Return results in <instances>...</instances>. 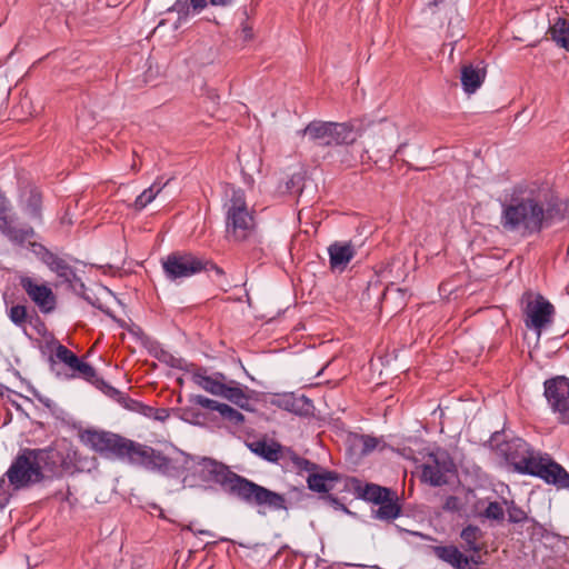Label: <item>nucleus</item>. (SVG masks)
I'll use <instances>...</instances> for the list:
<instances>
[{
  "instance_id": "nucleus-1",
  "label": "nucleus",
  "mask_w": 569,
  "mask_h": 569,
  "mask_svg": "<svg viewBox=\"0 0 569 569\" xmlns=\"http://www.w3.org/2000/svg\"><path fill=\"white\" fill-rule=\"evenodd\" d=\"M177 456L169 461L167 477H182V487L210 490L221 488L228 496L256 508L258 515L288 510L284 495L270 490L254 481L233 472L229 466L211 457L190 455L174 448Z\"/></svg>"
},
{
  "instance_id": "nucleus-2",
  "label": "nucleus",
  "mask_w": 569,
  "mask_h": 569,
  "mask_svg": "<svg viewBox=\"0 0 569 569\" xmlns=\"http://www.w3.org/2000/svg\"><path fill=\"white\" fill-rule=\"evenodd\" d=\"M566 204L536 183L517 184L501 202L500 224L521 237L540 233L566 218Z\"/></svg>"
},
{
  "instance_id": "nucleus-3",
  "label": "nucleus",
  "mask_w": 569,
  "mask_h": 569,
  "mask_svg": "<svg viewBox=\"0 0 569 569\" xmlns=\"http://www.w3.org/2000/svg\"><path fill=\"white\" fill-rule=\"evenodd\" d=\"M489 442L496 448L498 456L512 467L513 471L540 478L546 483L553 485L559 489H569L568 471L548 455L536 456L532 448L522 438H509L502 432L496 431L491 435Z\"/></svg>"
},
{
  "instance_id": "nucleus-4",
  "label": "nucleus",
  "mask_w": 569,
  "mask_h": 569,
  "mask_svg": "<svg viewBox=\"0 0 569 569\" xmlns=\"http://www.w3.org/2000/svg\"><path fill=\"white\" fill-rule=\"evenodd\" d=\"M86 443L107 458H117L156 472L169 470V461L161 451L113 432L87 431Z\"/></svg>"
},
{
  "instance_id": "nucleus-5",
  "label": "nucleus",
  "mask_w": 569,
  "mask_h": 569,
  "mask_svg": "<svg viewBox=\"0 0 569 569\" xmlns=\"http://www.w3.org/2000/svg\"><path fill=\"white\" fill-rule=\"evenodd\" d=\"M226 210V237L231 241H244L253 231L254 218L248 209L246 193L241 188H230Z\"/></svg>"
},
{
  "instance_id": "nucleus-6",
  "label": "nucleus",
  "mask_w": 569,
  "mask_h": 569,
  "mask_svg": "<svg viewBox=\"0 0 569 569\" xmlns=\"http://www.w3.org/2000/svg\"><path fill=\"white\" fill-rule=\"evenodd\" d=\"M28 452H31L30 448L19 451L6 473L0 478V489L8 486L13 492H17L44 480V475L39 471L32 453Z\"/></svg>"
},
{
  "instance_id": "nucleus-7",
  "label": "nucleus",
  "mask_w": 569,
  "mask_h": 569,
  "mask_svg": "<svg viewBox=\"0 0 569 569\" xmlns=\"http://www.w3.org/2000/svg\"><path fill=\"white\" fill-rule=\"evenodd\" d=\"M300 133L322 147L350 144L357 139L355 128L349 122L313 120Z\"/></svg>"
},
{
  "instance_id": "nucleus-8",
  "label": "nucleus",
  "mask_w": 569,
  "mask_h": 569,
  "mask_svg": "<svg viewBox=\"0 0 569 569\" xmlns=\"http://www.w3.org/2000/svg\"><path fill=\"white\" fill-rule=\"evenodd\" d=\"M34 462L41 475L59 478L72 469L70 455L54 447L31 449Z\"/></svg>"
},
{
  "instance_id": "nucleus-9",
  "label": "nucleus",
  "mask_w": 569,
  "mask_h": 569,
  "mask_svg": "<svg viewBox=\"0 0 569 569\" xmlns=\"http://www.w3.org/2000/svg\"><path fill=\"white\" fill-rule=\"evenodd\" d=\"M162 268L167 279L174 281L202 272L204 262L191 252H172L162 260Z\"/></svg>"
},
{
  "instance_id": "nucleus-10",
  "label": "nucleus",
  "mask_w": 569,
  "mask_h": 569,
  "mask_svg": "<svg viewBox=\"0 0 569 569\" xmlns=\"http://www.w3.org/2000/svg\"><path fill=\"white\" fill-rule=\"evenodd\" d=\"M543 395L562 423H569V378L557 376L543 382Z\"/></svg>"
},
{
  "instance_id": "nucleus-11",
  "label": "nucleus",
  "mask_w": 569,
  "mask_h": 569,
  "mask_svg": "<svg viewBox=\"0 0 569 569\" xmlns=\"http://www.w3.org/2000/svg\"><path fill=\"white\" fill-rule=\"evenodd\" d=\"M31 252L43 263L47 268L53 272L63 282L76 286L81 282V279L77 276L76 270L68 263V261L58 254L50 251L46 246L39 242L30 243Z\"/></svg>"
},
{
  "instance_id": "nucleus-12",
  "label": "nucleus",
  "mask_w": 569,
  "mask_h": 569,
  "mask_svg": "<svg viewBox=\"0 0 569 569\" xmlns=\"http://www.w3.org/2000/svg\"><path fill=\"white\" fill-rule=\"evenodd\" d=\"M553 312V306L541 295H538L533 300L528 301L525 307L526 327L536 330L540 336L541 330L552 321Z\"/></svg>"
},
{
  "instance_id": "nucleus-13",
  "label": "nucleus",
  "mask_w": 569,
  "mask_h": 569,
  "mask_svg": "<svg viewBox=\"0 0 569 569\" xmlns=\"http://www.w3.org/2000/svg\"><path fill=\"white\" fill-rule=\"evenodd\" d=\"M239 0H176L168 11L177 12V24L186 23L191 16L200 13L208 2L213 7L229 8L234 6Z\"/></svg>"
},
{
  "instance_id": "nucleus-14",
  "label": "nucleus",
  "mask_w": 569,
  "mask_h": 569,
  "mask_svg": "<svg viewBox=\"0 0 569 569\" xmlns=\"http://www.w3.org/2000/svg\"><path fill=\"white\" fill-rule=\"evenodd\" d=\"M21 287L42 313H50L56 309L57 298L47 284H39L30 277L21 278Z\"/></svg>"
},
{
  "instance_id": "nucleus-15",
  "label": "nucleus",
  "mask_w": 569,
  "mask_h": 569,
  "mask_svg": "<svg viewBox=\"0 0 569 569\" xmlns=\"http://www.w3.org/2000/svg\"><path fill=\"white\" fill-rule=\"evenodd\" d=\"M433 555L455 569H476L480 565V556H466L455 545L433 546Z\"/></svg>"
},
{
  "instance_id": "nucleus-16",
  "label": "nucleus",
  "mask_w": 569,
  "mask_h": 569,
  "mask_svg": "<svg viewBox=\"0 0 569 569\" xmlns=\"http://www.w3.org/2000/svg\"><path fill=\"white\" fill-rule=\"evenodd\" d=\"M277 405L279 408L300 417L312 416L315 410L311 399L305 395H296L293 392L281 395L277 400Z\"/></svg>"
},
{
  "instance_id": "nucleus-17",
  "label": "nucleus",
  "mask_w": 569,
  "mask_h": 569,
  "mask_svg": "<svg viewBox=\"0 0 569 569\" xmlns=\"http://www.w3.org/2000/svg\"><path fill=\"white\" fill-rule=\"evenodd\" d=\"M192 381L204 391L213 396L222 397L228 378L222 372L207 375L204 369H200L193 372Z\"/></svg>"
},
{
  "instance_id": "nucleus-18",
  "label": "nucleus",
  "mask_w": 569,
  "mask_h": 569,
  "mask_svg": "<svg viewBox=\"0 0 569 569\" xmlns=\"http://www.w3.org/2000/svg\"><path fill=\"white\" fill-rule=\"evenodd\" d=\"M356 251L350 242H333L328 247L329 263L332 270L343 271Z\"/></svg>"
},
{
  "instance_id": "nucleus-19",
  "label": "nucleus",
  "mask_w": 569,
  "mask_h": 569,
  "mask_svg": "<svg viewBox=\"0 0 569 569\" xmlns=\"http://www.w3.org/2000/svg\"><path fill=\"white\" fill-rule=\"evenodd\" d=\"M353 482L355 492L358 499H362L365 501L378 505L379 502H383V500H386L387 497L393 496V491L389 488L381 487L375 483L362 485L357 479H353Z\"/></svg>"
},
{
  "instance_id": "nucleus-20",
  "label": "nucleus",
  "mask_w": 569,
  "mask_h": 569,
  "mask_svg": "<svg viewBox=\"0 0 569 569\" xmlns=\"http://www.w3.org/2000/svg\"><path fill=\"white\" fill-rule=\"evenodd\" d=\"M21 208L31 220H42V194L38 188L30 187L21 193Z\"/></svg>"
},
{
  "instance_id": "nucleus-21",
  "label": "nucleus",
  "mask_w": 569,
  "mask_h": 569,
  "mask_svg": "<svg viewBox=\"0 0 569 569\" xmlns=\"http://www.w3.org/2000/svg\"><path fill=\"white\" fill-rule=\"evenodd\" d=\"M486 78V70L475 68L473 66H465L461 69V86L466 93H475L482 84Z\"/></svg>"
},
{
  "instance_id": "nucleus-22",
  "label": "nucleus",
  "mask_w": 569,
  "mask_h": 569,
  "mask_svg": "<svg viewBox=\"0 0 569 569\" xmlns=\"http://www.w3.org/2000/svg\"><path fill=\"white\" fill-rule=\"evenodd\" d=\"M251 452L268 462L279 460L281 446L277 442L269 443L266 440H256L247 445Z\"/></svg>"
},
{
  "instance_id": "nucleus-23",
  "label": "nucleus",
  "mask_w": 569,
  "mask_h": 569,
  "mask_svg": "<svg viewBox=\"0 0 569 569\" xmlns=\"http://www.w3.org/2000/svg\"><path fill=\"white\" fill-rule=\"evenodd\" d=\"M336 480H338V476L333 471H325L322 473L315 471L308 475L307 483L311 491L325 493L332 489V482Z\"/></svg>"
},
{
  "instance_id": "nucleus-24",
  "label": "nucleus",
  "mask_w": 569,
  "mask_h": 569,
  "mask_svg": "<svg viewBox=\"0 0 569 569\" xmlns=\"http://www.w3.org/2000/svg\"><path fill=\"white\" fill-rule=\"evenodd\" d=\"M377 509H372V517L379 520H395L400 515V506L397 502V496L393 492V496H389L383 500V502L378 503Z\"/></svg>"
},
{
  "instance_id": "nucleus-25",
  "label": "nucleus",
  "mask_w": 569,
  "mask_h": 569,
  "mask_svg": "<svg viewBox=\"0 0 569 569\" xmlns=\"http://www.w3.org/2000/svg\"><path fill=\"white\" fill-rule=\"evenodd\" d=\"M223 393L222 398L229 400L241 409L251 410L250 398L244 393L237 381L228 380Z\"/></svg>"
},
{
  "instance_id": "nucleus-26",
  "label": "nucleus",
  "mask_w": 569,
  "mask_h": 569,
  "mask_svg": "<svg viewBox=\"0 0 569 569\" xmlns=\"http://www.w3.org/2000/svg\"><path fill=\"white\" fill-rule=\"evenodd\" d=\"M128 410L136 411L149 419H153L156 421L163 422L166 421L170 413L169 410L166 408H153L151 406L143 405L137 400L131 399V401L128 402Z\"/></svg>"
},
{
  "instance_id": "nucleus-27",
  "label": "nucleus",
  "mask_w": 569,
  "mask_h": 569,
  "mask_svg": "<svg viewBox=\"0 0 569 569\" xmlns=\"http://www.w3.org/2000/svg\"><path fill=\"white\" fill-rule=\"evenodd\" d=\"M170 179L162 181L157 179L149 188L144 189L134 200V208L137 210L144 209L151 203L162 189L169 183Z\"/></svg>"
},
{
  "instance_id": "nucleus-28",
  "label": "nucleus",
  "mask_w": 569,
  "mask_h": 569,
  "mask_svg": "<svg viewBox=\"0 0 569 569\" xmlns=\"http://www.w3.org/2000/svg\"><path fill=\"white\" fill-rule=\"evenodd\" d=\"M481 536H482V532L478 526H475V525L466 526L460 532V538L462 539V541L465 543V546H463L465 550L476 553L475 556H479L480 545L478 543V541L481 538Z\"/></svg>"
},
{
  "instance_id": "nucleus-29",
  "label": "nucleus",
  "mask_w": 569,
  "mask_h": 569,
  "mask_svg": "<svg viewBox=\"0 0 569 569\" xmlns=\"http://www.w3.org/2000/svg\"><path fill=\"white\" fill-rule=\"evenodd\" d=\"M550 33L558 46L569 51V21L567 19L558 17L550 28Z\"/></svg>"
},
{
  "instance_id": "nucleus-30",
  "label": "nucleus",
  "mask_w": 569,
  "mask_h": 569,
  "mask_svg": "<svg viewBox=\"0 0 569 569\" xmlns=\"http://www.w3.org/2000/svg\"><path fill=\"white\" fill-rule=\"evenodd\" d=\"M421 478L432 487H439L447 483L446 475L440 469L438 461L435 465H425L422 467Z\"/></svg>"
},
{
  "instance_id": "nucleus-31",
  "label": "nucleus",
  "mask_w": 569,
  "mask_h": 569,
  "mask_svg": "<svg viewBox=\"0 0 569 569\" xmlns=\"http://www.w3.org/2000/svg\"><path fill=\"white\" fill-rule=\"evenodd\" d=\"M97 388L104 393L107 397L116 400L118 403H120L123 408H128L129 401H131V398H129L126 393L121 392L110 383H108L103 379H97L96 380Z\"/></svg>"
},
{
  "instance_id": "nucleus-32",
  "label": "nucleus",
  "mask_w": 569,
  "mask_h": 569,
  "mask_svg": "<svg viewBox=\"0 0 569 569\" xmlns=\"http://www.w3.org/2000/svg\"><path fill=\"white\" fill-rule=\"evenodd\" d=\"M34 236V230L31 227L27 228H16L13 227L6 237L8 240L14 244L23 246L27 239L32 238Z\"/></svg>"
},
{
  "instance_id": "nucleus-33",
  "label": "nucleus",
  "mask_w": 569,
  "mask_h": 569,
  "mask_svg": "<svg viewBox=\"0 0 569 569\" xmlns=\"http://www.w3.org/2000/svg\"><path fill=\"white\" fill-rule=\"evenodd\" d=\"M156 357L160 362L171 368L187 370V361L181 357L170 353L169 351L161 350Z\"/></svg>"
},
{
  "instance_id": "nucleus-34",
  "label": "nucleus",
  "mask_w": 569,
  "mask_h": 569,
  "mask_svg": "<svg viewBox=\"0 0 569 569\" xmlns=\"http://www.w3.org/2000/svg\"><path fill=\"white\" fill-rule=\"evenodd\" d=\"M8 317L16 327L24 328L27 322V308L22 305H16L9 309Z\"/></svg>"
},
{
  "instance_id": "nucleus-35",
  "label": "nucleus",
  "mask_w": 569,
  "mask_h": 569,
  "mask_svg": "<svg viewBox=\"0 0 569 569\" xmlns=\"http://www.w3.org/2000/svg\"><path fill=\"white\" fill-rule=\"evenodd\" d=\"M218 412L223 419L234 425H239L244 420V417L241 412H239L237 409L230 407L227 403L221 402Z\"/></svg>"
},
{
  "instance_id": "nucleus-36",
  "label": "nucleus",
  "mask_w": 569,
  "mask_h": 569,
  "mask_svg": "<svg viewBox=\"0 0 569 569\" xmlns=\"http://www.w3.org/2000/svg\"><path fill=\"white\" fill-rule=\"evenodd\" d=\"M482 516L489 520L501 522L505 519V510L498 501H490Z\"/></svg>"
},
{
  "instance_id": "nucleus-37",
  "label": "nucleus",
  "mask_w": 569,
  "mask_h": 569,
  "mask_svg": "<svg viewBox=\"0 0 569 569\" xmlns=\"http://www.w3.org/2000/svg\"><path fill=\"white\" fill-rule=\"evenodd\" d=\"M56 358L67 365L70 369L77 363L79 359L71 350L63 345H58L54 352Z\"/></svg>"
},
{
  "instance_id": "nucleus-38",
  "label": "nucleus",
  "mask_w": 569,
  "mask_h": 569,
  "mask_svg": "<svg viewBox=\"0 0 569 569\" xmlns=\"http://www.w3.org/2000/svg\"><path fill=\"white\" fill-rule=\"evenodd\" d=\"M71 369L73 371H78L88 381L98 379L96 369L90 363L84 362L80 359L77 360V363H74Z\"/></svg>"
},
{
  "instance_id": "nucleus-39",
  "label": "nucleus",
  "mask_w": 569,
  "mask_h": 569,
  "mask_svg": "<svg viewBox=\"0 0 569 569\" xmlns=\"http://www.w3.org/2000/svg\"><path fill=\"white\" fill-rule=\"evenodd\" d=\"M190 401L201 408H204L210 411H217L220 408L221 402L210 399L202 395H194L191 397Z\"/></svg>"
},
{
  "instance_id": "nucleus-40",
  "label": "nucleus",
  "mask_w": 569,
  "mask_h": 569,
  "mask_svg": "<svg viewBox=\"0 0 569 569\" xmlns=\"http://www.w3.org/2000/svg\"><path fill=\"white\" fill-rule=\"evenodd\" d=\"M506 503L508 505V521L510 523H521L526 521L527 515L520 507H518L513 501L510 503L506 501Z\"/></svg>"
},
{
  "instance_id": "nucleus-41",
  "label": "nucleus",
  "mask_w": 569,
  "mask_h": 569,
  "mask_svg": "<svg viewBox=\"0 0 569 569\" xmlns=\"http://www.w3.org/2000/svg\"><path fill=\"white\" fill-rule=\"evenodd\" d=\"M302 182L303 176L301 173H293L286 181V190L290 193H301Z\"/></svg>"
},
{
  "instance_id": "nucleus-42",
  "label": "nucleus",
  "mask_w": 569,
  "mask_h": 569,
  "mask_svg": "<svg viewBox=\"0 0 569 569\" xmlns=\"http://www.w3.org/2000/svg\"><path fill=\"white\" fill-rule=\"evenodd\" d=\"M292 461L297 466V468L307 471L309 475L318 470V465L309 461L308 459L293 456Z\"/></svg>"
},
{
  "instance_id": "nucleus-43",
  "label": "nucleus",
  "mask_w": 569,
  "mask_h": 569,
  "mask_svg": "<svg viewBox=\"0 0 569 569\" xmlns=\"http://www.w3.org/2000/svg\"><path fill=\"white\" fill-rule=\"evenodd\" d=\"M461 500L457 496H448L442 506L443 510L449 512H459L461 510Z\"/></svg>"
},
{
  "instance_id": "nucleus-44",
  "label": "nucleus",
  "mask_w": 569,
  "mask_h": 569,
  "mask_svg": "<svg viewBox=\"0 0 569 569\" xmlns=\"http://www.w3.org/2000/svg\"><path fill=\"white\" fill-rule=\"evenodd\" d=\"M360 440L362 443L361 452L363 455H367V453L371 452L372 450H375L379 442L376 437L368 436V435H362Z\"/></svg>"
},
{
  "instance_id": "nucleus-45",
  "label": "nucleus",
  "mask_w": 569,
  "mask_h": 569,
  "mask_svg": "<svg viewBox=\"0 0 569 569\" xmlns=\"http://www.w3.org/2000/svg\"><path fill=\"white\" fill-rule=\"evenodd\" d=\"M12 220L7 216V213L0 214V231L6 237V234L13 228Z\"/></svg>"
},
{
  "instance_id": "nucleus-46",
  "label": "nucleus",
  "mask_w": 569,
  "mask_h": 569,
  "mask_svg": "<svg viewBox=\"0 0 569 569\" xmlns=\"http://www.w3.org/2000/svg\"><path fill=\"white\" fill-rule=\"evenodd\" d=\"M202 262H204V268L202 271H214L217 276H224L223 269L217 266L212 260L202 258Z\"/></svg>"
},
{
  "instance_id": "nucleus-47",
  "label": "nucleus",
  "mask_w": 569,
  "mask_h": 569,
  "mask_svg": "<svg viewBox=\"0 0 569 569\" xmlns=\"http://www.w3.org/2000/svg\"><path fill=\"white\" fill-rule=\"evenodd\" d=\"M240 37L244 42H248L253 38L252 28L248 23H241Z\"/></svg>"
},
{
  "instance_id": "nucleus-48",
  "label": "nucleus",
  "mask_w": 569,
  "mask_h": 569,
  "mask_svg": "<svg viewBox=\"0 0 569 569\" xmlns=\"http://www.w3.org/2000/svg\"><path fill=\"white\" fill-rule=\"evenodd\" d=\"M32 392V395L42 403L46 407H50L51 406V400L42 395H40L34 388L30 387L29 388Z\"/></svg>"
},
{
  "instance_id": "nucleus-49",
  "label": "nucleus",
  "mask_w": 569,
  "mask_h": 569,
  "mask_svg": "<svg viewBox=\"0 0 569 569\" xmlns=\"http://www.w3.org/2000/svg\"><path fill=\"white\" fill-rule=\"evenodd\" d=\"M8 201L7 198L0 192V214L7 212Z\"/></svg>"
},
{
  "instance_id": "nucleus-50",
  "label": "nucleus",
  "mask_w": 569,
  "mask_h": 569,
  "mask_svg": "<svg viewBox=\"0 0 569 569\" xmlns=\"http://www.w3.org/2000/svg\"><path fill=\"white\" fill-rule=\"evenodd\" d=\"M6 493L7 495L4 497L0 498V509H3L9 503L11 493L10 492H6Z\"/></svg>"
},
{
  "instance_id": "nucleus-51",
  "label": "nucleus",
  "mask_w": 569,
  "mask_h": 569,
  "mask_svg": "<svg viewBox=\"0 0 569 569\" xmlns=\"http://www.w3.org/2000/svg\"><path fill=\"white\" fill-rule=\"evenodd\" d=\"M425 4L428 7H438L439 3L442 2V0H423Z\"/></svg>"
},
{
  "instance_id": "nucleus-52",
  "label": "nucleus",
  "mask_w": 569,
  "mask_h": 569,
  "mask_svg": "<svg viewBox=\"0 0 569 569\" xmlns=\"http://www.w3.org/2000/svg\"><path fill=\"white\" fill-rule=\"evenodd\" d=\"M199 535H206V536H209V537H213V533L209 530H199L198 531Z\"/></svg>"
},
{
  "instance_id": "nucleus-53",
  "label": "nucleus",
  "mask_w": 569,
  "mask_h": 569,
  "mask_svg": "<svg viewBox=\"0 0 569 569\" xmlns=\"http://www.w3.org/2000/svg\"><path fill=\"white\" fill-rule=\"evenodd\" d=\"M3 390H9V389L0 383V396H3Z\"/></svg>"
},
{
  "instance_id": "nucleus-54",
  "label": "nucleus",
  "mask_w": 569,
  "mask_h": 569,
  "mask_svg": "<svg viewBox=\"0 0 569 569\" xmlns=\"http://www.w3.org/2000/svg\"><path fill=\"white\" fill-rule=\"evenodd\" d=\"M13 406H14V408H16L17 410H21V409H22V408H21V406H20L18 402H13Z\"/></svg>"
},
{
  "instance_id": "nucleus-55",
  "label": "nucleus",
  "mask_w": 569,
  "mask_h": 569,
  "mask_svg": "<svg viewBox=\"0 0 569 569\" xmlns=\"http://www.w3.org/2000/svg\"><path fill=\"white\" fill-rule=\"evenodd\" d=\"M415 535L420 536V537H422V538H426V537L423 536V533L415 532Z\"/></svg>"
}]
</instances>
